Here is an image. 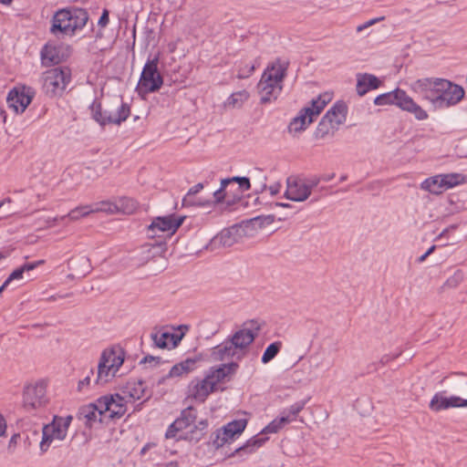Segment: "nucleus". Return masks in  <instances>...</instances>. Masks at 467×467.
Returning a JSON list of instances; mask_svg holds the SVG:
<instances>
[{"mask_svg": "<svg viewBox=\"0 0 467 467\" xmlns=\"http://www.w3.org/2000/svg\"><path fill=\"white\" fill-rule=\"evenodd\" d=\"M166 247L162 244H146L142 247V260L159 262L165 259Z\"/></svg>", "mask_w": 467, "mask_h": 467, "instance_id": "30", "label": "nucleus"}, {"mask_svg": "<svg viewBox=\"0 0 467 467\" xmlns=\"http://www.w3.org/2000/svg\"><path fill=\"white\" fill-rule=\"evenodd\" d=\"M92 213L91 205H83L76 207L71 210L67 215L60 217H54L47 220L48 226L55 225L58 222H62L66 219L69 221L75 222L79 220L80 218L86 217Z\"/></svg>", "mask_w": 467, "mask_h": 467, "instance_id": "29", "label": "nucleus"}, {"mask_svg": "<svg viewBox=\"0 0 467 467\" xmlns=\"http://www.w3.org/2000/svg\"><path fill=\"white\" fill-rule=\"evenodd\" d=\"M159 57H155L149 59L143 67L137 91L140 95H146L159 90L162 84L163 78L158 70Z\"/></svg>", "mask_w": 467, "mask_h": 467, "instance_id": "8", "label": "nucleus"}, {"mask_svg": "<svg viewBox=\"0 0 467 467\" xmlns=\"http://www.w3.org/2000/svg\"><path fill=\"white\" fill-rule=\"evenodd\" d=\"M116 373H117V371H115L114 369H111V367L107 365V363H105L104 368H100V362H99V366H98V376L95 380V384L105 385L112 378L115 377Z\"/></svg>", "mask_w": 467, "mask_h": 467, "instance_id": "40", "label": "nucleus"}, {"mask_svg": "<svg viewBox=\"0 0 467 467\" xmlns=\"http://www.w3.org/2000/svg\"><path fill=\"white\" fill-rule=\"evenodd\" d=\"M88 20V15L82 8L61 9L52 19L51 32L59 31L63 34H73L77 29L84 27Z\"/></svg>", "mask_w": 467, "mask_h": 467, "instance_id": "4", "label": "nucleus"}, {"mask_svg": "<svg viewBox=\"0 0 467 467\" xmlns=\"http://www.w3.org/2000/svg\"><path fill=\"white\" fill-rule=\"evenodd\" d=\"M73 296V293H67V294H57L49 296L47 298V301H56L57 299L66 298Z\"/></svg>", "mask_w": 467, "mask_h": 467, "instance_id": "63", "label": "nucleus"}, {"mask_svg": "<svg viewBox=\"0 0 467 467\" xmlns=\"http://www.w3.org/2000/svg\"><path fill=\"white\" fill-rule=\"evenodd\" d=\"M91 210L92 213L103 212L113 214L119 211V206L109 202H101L94 205H91Z\"/></svg>", "mask_w": 467, "mask_h": 467, "instance_id": "45", "label": "nucleus"}, {"mask_svg": "<svg viewBox=\"0 0 467 467\" xmlns=\"http://www.w3.org/2000/svg\"><path fill=\"white\" fill-rule=\"evenodd\" d=\"M20 438L19 433H15L11 436L8 442V449L10 450L13 446L15 447L17 443L18 439Z\"/></svg>", "mask_w": 467, "mask_h": 467, "instance_id": "64", "label": "nucleus"}, {"mask_svg": "<svg viewBox=\"0 0 467 467\" xmlns=\"http://www.w3.org/2000/svg\"><path fill=\"white\" fill-rule=\"evenodd\" d=\"M231 182H237L239 190L244 192L251 189L250 180L247 177L235 176L223 179V187H227Z\"/></svg>", "mask_w": 467, "mask_h": 467, "instance_id": "44", "label": "nucleus"}, {"mask_svg": "<svg viewBox=\"0 0 467 467\" xmlns=\"http://www.w3.org/2000/svg\"><path fill=\"white\" fill-rule=\"evenodd\" d=\"M76 267H70L71 273L67 274V278L70 280H79L87 276L93 269L92 265H75Z\"/></svg>", "mask_w": 467, "mask_h": 467, "instance_id": "41", "label": "nucleus"}, {"mask_svg": "<svg viewBox=\"0 0 467 467\" xmlns=\"http://www.w3.org/2000/svg\"><path fill=\"white\" fill-rule=\"evenodd\" d=\"M203 189L202 183H197L193 187H192L186 196L182 200L183 206H193L196 202L192 199V196L198 193L201 190Z\"/></svg>", "mask_w": 467, "mask_h": 467, "instance_id": "51", "label": "nucleus"}, {"mask_svg": "<svg viewBox=\"0 0 467 467\" xmlns=\"http://www.w3.org/2000/svg\"><path fill=\"white\" fill-rule=\"evenodd\" d=\"M274 222V215L267 216H258L253 218L247 223V227L251 226L252 228H262L265 224H271Z\"/></svg>", "mask_w": 467, "mask_h": 467, "instance_id": "50", "label": "nucleus"}, {"mask_svg": "<svg viewBox=\"0 0 467 467\" xmlns=\"http://www.w3.org/2000/svg\"><path fill=\"white\" fill-rule=\"evenodd\" d=\"M267 440V437H259V435H255L242 446L234 448L230 453L226 451L225 454L228 458L235 455L243 457L244 455L251 454L255 451L256 449L260 448Z\"/></svg>", "mask_w": 467, "mask_h": 467, "instance_id": "21", "label": "nucleus"}, {"mask_svg": "<svg viewBox=\"0 0 467 467\" xmlns=\"http://www.w3.org/2000/svg\"><path fill=\"white\" fill-rule=\"evenodd\" d=\"M225 189H226V187H223V180H222L221 181V187H220V189L213 192L215 201L217 202H223L224 200V197H225L224 191H225Z\"/></svg>", "mask_w": 467, "mask_h": 467, "instance_id": "60", "label": "nucleus"}, {"mask_svg": "<svg viewBox=\"0 0 467 467\" xmlns=\"http://www.w3.org/2000/svg\"><path fill=\"white\" fill-rule=\"evenodd\" d=\"M444 192L461 182L462 176L459 173L441 174Z\"/></svg>", "mask_w": 467, "mask_h": 467, "instance_id": "47", "label": "nucleus"}, {"mask_svg": "<svg viewBox=\"0 0 467 467\" xmlns=\"http://www.w3.org/2000/svg\"><path fill=\"white\" fill-rule=\"evenodd\" d=\"M463 281V273L462 270H457L452 276L449 277L443 285L441 287V290L445 288H455Z\"/></svg>", "mask_w": 467, "mask_h": 467, "instance_id": "49", "label": "nucleus"}, {"mask_svg": "<svg viewBox=\"0 0 467 467\" xmlns=\"http://www.w3.org/2000/svg\"><path fill=\"white\" fill-rule=\"evenodd\" d=\"M217 383H219V382L214 380V379H209V383H208V387H207L208 396L211 393H213V392H215L218 389H217Z\"/></svg>", "mask_w": 467, "mask_h": 467, "instance_id": "62", "label": "nucleus"}, {"mask_svg": "<svg viewBox=\"0 0 467 467\" xmlns=\"http://www.w3.org/2000/svg\"><path fill=\"white\" fill-rule=\"evenodd\" d=\"M46 385L38 382L35 385L26 386L23 391V406L28 412L41 409L48 403Z\"/></svg>", "mask_w": 467, "mask_h": 467, "instance_id": "10", "label": "nucleus"}, {"mask_svg": "<svg viewBox=\"0 0 467 467\" xmlns=\"http://www.w3.org/2000/svg\"><path fill=\"white\" fill-rule=\"evenodd\" d=\"M208 420H201L197 424L193 423V426L187 431L180 434L176 441H186L190 442H199L204 435L207 433Z\"/></svg>", "mask_w": 467, "mask_h": 467, "instance_id": "22", "label": "nucleus"}, {"mask_svg": "<svg viewBox=\"0 0 467 467\" xmlns=\"http://www.w3.org/2000/svg\"><path fill=\"white\" fill-rule=\"evenodd\" d=\"M296 457H297L296 462L300 465H302V464L308 465V464L314 462V461H315L313 454H310L307 452H304L303 454H297Z\"/></svg>", "mask_w": 467, "mask_h": 467, "instance_id": "57", "label": "nucleus"}, {"mask_svg": "<svg viewBox=\"0 0 467 467\" xmlns=\"http://www.w3.org/2000/svg\"><path fill=\"white\" fill-rule=\"evenodd\" d=\"M287 67L288 62L278 59L265 68L257 85L262 103L275 99L280 94Z\"/></svg>", "mask_w": 467, "mask_h": 467, "instance_id": "2", "label": "nucleus"}, {"mask_svg": "<svg viewBox=\"0 0 467 467\" xmlns=\"http://www.w3.org/2000/svg\"><path fill=\"white\" fill-rule=\"evenodd\" d=\"M190 327L188 325H180L176 329L181 331L180 334L170 333V332H162L161 334L152 333L150 335L151 339L153 340L154 345L159 348H169V341L171 342V348L178 347L181 343L182 339L185 336L186 332L189 330Z\"/></svg>", "mask_w": 467, "mask_h": 467, "instance_id": "15", "label": "nucleus"}, {"mask_svg": "<svg viewBox=\"0 0 467 467\" xmlns=\"http://www.w3.org/2000/svg\"><path fill=\"white\" fill-rule=\"evenodd\" d=\"M412 90L422 100L429 102L434 109H444L456 106L465 95L463 88L443 78H423L414 81Z\"/></svg>", "mask_w": 467, "mask_h": 467, "instance_id": "1", "label": "nucleus"}, {"mask_svg": "<svg viewBox=\"0 0 467 467\" xmlns=\"http://www.w3.org/2000/svg\"><path fill=\"white\" fill-rule=\"evenodd\" d=\"M254 70V66L250 64H244L243 67H240L237 71L238 78H248Z\"/></svg>", "mask_w": 467, "mask_h": 467, "instance_id": "55", "label": "nucleus"}, {"mask_svg": "<svg viewBox=\"0 0 467 467\" xmlns=\"http://www.w3.org/2000/svg\"><path fill=\"white\" fill-rule=\"evenodd\" d=\"M70 80L67 69L59 67L46 71L43 75V88L51 96L62 93Z\"/></svg>", "mask_w": 467, "mask_h": 467, "instance_id": "9", "label": "nucleus"}, {"mask_svg": "<svg viewBox=\"0 0 467 467\" xmlns=\"http://www.w3.org/2000/svg\"><path fill=\"white\" fill-rule=\"evenodd\" d=\"M93 119L101 126L107 124H120L130 116L128 104L116 100L104 107L99 101H94L90 107Z\"/></svg>", "mask_w": 467, "mask_h": 467, "instance_id": "5", "label": "nucleus"}, {"mask_svg": "<svg viewBox=\"0 0 467 467\" xmlns=\"http://www.w3.org/2000/svg\"><path fill=\"white\" fill-rule=\"evenodd\" d=\"M111 404L110 409L108 410V420L109 422L111 420H116L120 419L127 411V400L125 397L116 393L115 395L111 394Z\"/></svg>", "mask_w": 467, "mask_h": 467, "instance_id": "26", "label": "nucleus"}, {"mask_svg": "<svg viewBox=\"0 0 467 467\" xmlns=\"http://www.w3.org/2000/svg\"><path fill=\"white\" fill-rule=\"evenodd\" d=\"M123 397L130 400H140L144 396L145 388L142 380L128 381L120 388Z\"/></svg>", "mask_w": 467, "mask_h": 467, "instance_id": "31", "label": "nucleus"}, {"mask_svg": "<svg viewBox=\"0 0 467 467\" xmlns=\"http://www.w3.org/2000/svg\"><path fill=\"white\" fill-rule=\"evenodd\" d=\"M441 174L428 178L421 183V189L433 194H441L444 192Z\"/></svg>", "mask_w": 467, "mask_h": 467, "instance_id": "37", "label": "nucleus"}, {"mask_svg": "<svg viewBox=\"0 0 467 467\" xmlns=\"http://www.w3.org/2000/svg\"><path fill=\"white\" fill-rule=\"evenodd\" d=\"M310 397L307 396L306 398L303 399L300 401H296L294 404V422L295 421H300L301 423H305V420L302 417L299 416V412L304 409L306 403L309 400Z\"/></svg>", "mask_w": 467, "mask_h": 467, "instance_id": "53", "label": "nucleus"}, {"mask_svg": "<svg viewBox=\"0 0 467 467\" xmlns=\"http://www.w3.org/2000/svg\"><path fill=\"white\" fill-rule=\"evenodd\" d=\"M221 430L217 429L210 435V442L216 448H223L224 445H230L225 435L221 434Z\"/></svg>", "mask_w": 467, "mask_h": 467, "instance_id": "48", "label": "nucleus"}, {"mask_svg": "<svg viewBox=\"0 0 467 467\" xmlns=\"http://www.w3.org/2000/svg\"><path fill=\"white\" fill-rule=\"evenodd\" d=\"M348 114V106L342 100L337 101L324 115L327 119H331V121L337 126L344 124L347 119Z\"/></svg>", "mask_w": 467, "mask_h": 467, "instance_id": "25", "label": "nucleus"}, {"mask_svg": "<svg viewBox=\"0 0 467 467\" xmlns=\"http://www.w3.org/2000/svg\"><path fill=\"white\" fill-rule=\"evenodd\" d=\"M401 355V352H399L397 354H386L381 357V358L379 361V366L383 367L387 365L391 360H394L398 358Z\"/></svg>", "mask_w": 467, "mask_h": 467, "instance_id": "58", "label": "nucleus"}, {"mask_svg": "<svg viewBox=\"0 0 467 467\" xmlns=\"http://www.w3.org/2000/svg\"><path fill=\"white\" fill-rule=\"evenodd\" d=\"M331 100V95L325 93L310 101L309 106L303 108L296 117H294V131L305 130L321 113Z\"/></svg>", "mask_w": 467, "mask_h": 467, "instance_id": "7", "label": "nucleus"}, {"mask_svg": "<svg viewBox=\"0 0 467 467\" xmlns=\"http://www.w3.org/2000/svg\"><path fill=\"white\" fill-rule=\"evenodd\" d=\"M183 221L184 216H159L152 220L151 223L148 227V231L149 233H152L153 235L164 233L172 234L182 224Z\"/></svg>", "mask_w": 467, "mask_h": 467, "instance_id": "12", "label": "nucleus"}, {"mask_svg": "<svg viewBox=\"0 0 467 467\" xmlns=\"http://www.w3.org/2000/svg\"><path fill=\"white\" fill-rule=\"evenodd\" d=\"M291 419L289 415H283L274 419L268 423L260 432V434L277 433L286 424L290 423Z\"/></svg>", "mask_w": 467, "mask_h": 467, "instance_id": "38", "label": "nucleus"}, {"mask_svg": "<svg viewBox=\"0 0 467 467\" xmlns=\"http://www.w3.org/2000/svg\"><path fill=\"white\" fill-rule=\"evenodd\" d=\"M236 348L231 344L230 339L227 337L221 344L211 348L210 358L212 361H223L237 355Z\"/></svg>", "mask_w": 467, "mask_h": 467, "instance_id": "20", "label": "nucleus"}, {"mask_svg": "<svg viewBox=\"0 0 467 467\" xmlns=\"http://www.w3.org/2000/svg\"><path fill=\"white\" fill-rule=\"evenodd\" d=\"M94 374L93 368L90 369L89 374L87 375L83 379L78 381V390L82 391L84 387L88 386L90 384V375Z\"/></svg>", "mask_w": 467, "mask_h": 467, "instance_id": "59", "label": "nucleus"}, {"mask_svg": "<svg viewBox=\"0 0 467 467\" xmlns=\"http://www.w3.org/2000/svg\"><path fill=\"white\" fill-rule=\"evenodd\" d=\"M41 432V428L37 423L34 424L30 429L25 431V440L24 442L26 446L30 447L32 444L40 441L39 436Z\"/></svg>", "mask_w": 467, "mask_h": 467, "instance_id": "43", "label": "nucleus"}, {"mask_svg": "<svg viewBox=\"0 0 467 467\" xmlns=\"http://www.w3.org/2000/svg\"><path fill=\"white\" fill-rule=\"evenodd\" d=\"M445 391L437 392L430 401L429 408L431 411L439 412L450 408H460L462 398L458 396L445 397Z\"/></svg>", "mask_w": 467, "mask_h": 467, "instance_id": "17", "label": "nucleus"}, {"mask_svg": "<svg viewBox=\"0 0 467 467\" xmlns=\"http://www.w3.org/2000/svg\"><path fill=\"white\" fill-rule=\"evenodd\" d=\"M98 408L92 403H88L79 407L77 418L79 420H84V424L87 428L91 429L94 423L99 422V412Z\"/></svg>", "mask_w": 467, "mask_h": 467, "instance_id": "27", "label": "nucleus"}, {"mask_svg": "<svg viewBox=\"0 0 467 467\" xmlns=\"http://www.w3.org/2000/svg\"><path fill=\"white\" fill-rule=\"evenodd\" d=\"M121 209L127 213H131L137 209V202L133 199L122 198L119 200Z\"/></svg>", "mask_w": 467, "mask_h": 467, "instance_id": "54", "label": "nucleus"}, {"mask_svg": "<svg viewBox=\"0 0 467 467\" xmlns=\"http://www.w3.org/2000/svg\"><path fill=\"white\" fill-rule=\"evenodd\" d=\"M72 420L73 416L71 415L66 417L54 415L51 422L42 426L39 441L40 454L46 453L55 440L64 441L66 439Z\"/></svg>", "mask_w": 467, "mask_h": 467, "instance_id": "6", "label": "nucleus"}, {"mask_svg": "<svg viewBox=\"0 0 467 467\" xmlns=\"http://www.w3.org/2000/svg\"><path fill=\"white\" fill-rule=\"evenodd\" d=\"M247 425V420L244 419L234 420L226 425L220 428L221 434L225 435L228 442L231 444L237 437H239L244 431Z\"/></svg>", "mask_w": 467, "mask_h": 467, "instance_id": "24", "label": "nucleus"}, {"mask_svg": "<svg viewBox=\"0 0 467 467\" xmlns=\"http://www.w3.org/2000/svg\"><path fill=\"white\" fill-rule=\"evenodd\" d=\"M208 383L206 376L202 379H192L189 385V396L197 401L204 402L208 397Z\"/></svg>", "mask_w": 467, "mask_h": 467, "instance_id": "28", "label": "nucleus"}, {"mask_svg": "<svg viewBox=\"0 0 467 467\" xmlns=\"http://www.w3.org/2000/svg\"><path fill=\"white\" fill-rule=\"evenodd\" d=\"M303 367L302 369L296 368L294 370V383H301L306 384L307 382H310L312 380V368L311 365L308 363H300L296 362L294 363V367Z\"/></svg>", "mask_w": 467, "mask_h": 467, "instance_id": "36", "label": "nucleus"}, {"mask_svg": "<svg viewBox=\"0 0 467 467\" xmlns=\"http://www.w3.org/2000/svg\"><path fill=\"white\" fill-rule=\"evenodd\" d=\"M239 365L237 362L232 361L226 364H221L217 367L211 368L209 373L206 374L208 379H214L216 381L223 382L225 379L230 380L232 376H234Z\"/></svg>", "mask_w": 467, "mask_h": 467, "instance_id": "18", "label": "nucleus"}, {"mask_svg": "<svg viewBox=\"0 0 467 467\" xmlns=\"http://www.w3.org/2000/svg\"><path fill=\"white\" fill-rule=\"evenodd\" d=\"M109 23V11L107 9H104L102 12L101 16L99 19V26L101 27H105Z\"/></svg>", "mask_w": 467, "mask_h": 467, "instance_id": "61", "label": "nucleus"}, {"mask_svg": "<svg viewBox=\"0 0 467 467\" xmlns=\"http://www.w3.org/2000/svg\"><path fill=\"white\" fill-rule=\"evenodd\" d=\"M38 265H22V266L14 270L9 276L5 279L8 284H11L15 280H20L23 278L25 272H28L36 268Z\"/></svg>", "mask_w": 467, "mask_h": 467, "instance_id": "46", "label": "nucleus"}, {"mask_svg": "<svg viewBox=\"0 0 467 467\" xmlns=\"http://www.w3.org/2000/svg\"><path fill=\"white\" fill-rule=\"evenodd\" d=\"M110 401H111V394L99 397V399H97V400L95 402H91L93 405H95L99 409L98 412L99 415V423L109 424L107 413H108V410L110 409V404H111Z\"/></svg>", "mask_w": 467, "mask_h": 467, "instance_id": "35", "label": "nucleus"}, {"mask_svg": "<svg viewBox=\"0 0 467 467\" xmlns=\"http://www.w3.org/2000/svg\"><path fill=\"white\" fill-rule=\"evenodd\" d=\"M282 347V343L280 341H275L271 343L265 350L262 356V362L264 364H267L272 359L275 358V356L278 354Z\"/></svg>", "mask_w": 467, "mask_h": 467, "instance_id": "42", "label": "nucleus"}, {"mask_svg": "<svg viewBox=\"0 0 467 467\" xmlns=\"http://www.w3.org/2000/svg\"><path fill=\"white\" fill-rule=\"evenodd\" d=\"M249 98L250 94L247 90L243 89L236 91L228 97V99L224 101L223 106L224 108L229 109H239L244 104V102L248 100Z\"/></svg>", "mask_w": 467, "mask_h": 467, "instance_id": "34", "label": "nucleus"}, {"mask_svg": "<svg viewBox=\"0 0 467 467\" xmlns=\"http://www.w3.org/2000/svg\"><path fill=\"white\" fill-rule=\"evenodd\" d=\"M244 325H250V327L241 328L228 337L231 344H234L236 349H245L249 347L254 341L258 331L261 329V326L254 319L249 320Z\"/></svg>", "mask_w": 467, "mask_h": 467, "instance_id": "11", "label": "nucleus"}, {"mask_svg": "<svg viewBox=\"0 0 467 467\" xmlns=\"http://www.w3.org/2000/svg\"><path fill=\"white\" fill-rule=\"evenodd\" d=\"M381 85V81L374 75L364 73L357 76V93L362 97L369 90L377 89Z\"/></svg>", "mask_w": 467, "mask_h": 467, "instance_id": "23", "label": "nucleus"}, {"mask_svg": "<svg viewBox=\"0 0 467 467\" xmlns=\"http://www.w3.org/2000/svg\"><path fill=\"white\" fill-rule=\"evenodd\" d=\"M197 419V415L193 407L190 406L181 411L178 417L171 424L169 425L166 432V439L177 438V433L190 428Z\"/></svg>", "mask_w": 467, "mask_h": 467, "instance_id": "13", "label": "nucleus"}, {"mask_svg": "<svg viewBox=\"0 0 467 467\" xmlns=\"http://www.w3.org/2000/svg\"><path fill=\"white\" fill-rule=\"evenodd\" d=\"M374 104L377 106L395 105L402 110L413 114L418 120H425L429 117L427 111L400 88L379 95L375 98Z\"/></svg>", "mask_w": 467, "mask_h": 467, "instance_id": "3", "label": "nucleus"}, {"mask_svg": "<svg viewBox=\"0 0 467 467\" xmlns=\"http://www.w3.org/2000/svg\"><path fill=\"white\" fill-rule=\"evenodd\" d=\"M338 129L331 119H327L323 116L315 130L314 136L317 140H323L328 136H334Z\"/></svg>", "mask_w": 467, "mask_h": 467, "instance_id": "32", "label": "nucleus"}, {"mask_svg": "<svg viewBox=\"0 0 467 467\" xmlns=\"http://www.w3.org/2000/svg\"><path fill=\"white\" fill-rule=\"evenodd\" d=\"M41 60L45 66L58 64L60 62L58 48L51 44L45 45L41 50Z\"/></svg>", "mask_w": 467, "mask_h": 467, "instance_id": "33", "label": "nucleus"}, {"mask_svg": "<svg viewBox=\"0 0 467 467\" xmlns=\"http://www.w3.org/2000/svg\"><path fill=\"white\" fill-rule=\"evenodd\" d=\"M234 229L223 230L216 239L223 245L231 246L235 239L233 237Z\"/></svg>", "mask_w": 467, "mask_h": 467, "instance_id": "52", "label": "nucleus"}, {"mask_svg": "<svg viewBox=\"0 0 467 467\" xmlns=\"http://www.w3.org/2000/svg\"><path fill=\"white\" fill-rule=\"evenodd\" d=\"M33 94L29 88H14L7 96V104L16 113H23L31 103Z\"/></svg>", "mask_w": 467, "mask_h": 467, "instance_id": "14", "label": "nucleus"}, {"mask_svg": "<svg viewBox=\"0 0 467 467\" xmlns=\"http://www.w3.org/2000/svg\"><path fill=\"white\" fill-rule=\"evenodd\" d=\"M310 192V188L306 182H301L298 179H294V202H303L306 200Z\"/></svg>", "mask_w": 467, "mask_h": 467, "instance_id": "39", "label": "nucleus"}, {"mask_svg": "<svg viewBox=\"0 0 467 467\" xmlns=\"http://www.w3.org/2000/svg\"><path fill=\"white\" fill-rule=\"evenodd\" d=\"M162 362L163 361H162L161 357H155V356H152V355H146L145 357H143L140 359V365L150 363V364H153V366H159Z\"/></svg>", "mask_w": 467, "mask_h": 467, "instance_id": "56", "label": "nucleus"}, {"mask_svg": "<svg viewBox=\"0 0 467 467\" xmlns=\"http://www.w3.org/2000/svg\"><path fill=\"white\" fill-rule=\"evenodd\" d=\"M202 354L194 356L192 358H187L186 359L175 364L171 367L167 377H182L188 373L195 370L198 368V364L202 360Z\"/></svg>", "mask_w": 467, "mask_h": 467, "instance_id": "19", "label": "nucleus"}, {"mask_svg": "<svg viewBox=\"0 0 467 467\" xmlns=\"http://www.w3.org/2000/svg\"><path fill=\"white\" fill-rule=\"evenodd\" d=\"M125 358V351L120 347H112L104 349L100 357V368L105 367V363L111 367V369L118 371L122 366Z\"/></svg>", "mask_w": 467, "mask_h": 467, "instance_id": "16", "label": "nucleus"}]
</instances>
